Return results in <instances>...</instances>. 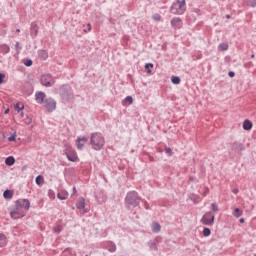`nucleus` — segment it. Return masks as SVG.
<instances>
[{
    "instance_id": "nucleus-19",
    "label": "nucleus",
    "mask_w": 256,
    "mask_h": 256,
    "mask_svg": "<svg viewBox=\"0 0 256 256\" xmlns=\"http://www.w3.org/2000/svg\"><path fill=\"white\" fill-rule=\"evenodd\" d=\"M38 57L43 61H46V59L49 57V53L47 50H38Z\"/></svg>"
},
{
    "instance_id": "nucleus-53",
    "label": "nucleus",
    "mask_w": 256,
    "mask_h": 256,
    "mask_svg": "<svg viewBox=\"0 0 256 256\" xmlns=\"http://www.w3.org/2000/svg\"><path fill=\"white\" fill-rule=\"evenodd\" d=\"M75 193H77V188L73 187V195H75Z\"/></svg>"
},
{
    "instance_id": "nucleus-3",
    "label": "nucleus",
    "mask_w": 256,
    "mask_h": 256,
    "mask_svg": "<svg viewBox=\"0 0 256 256\" xmlns=\"http://www.w3.org/2000/svg\"><path fill=\"white\" fill-rule=\"evenodd\" d=\"M90 145L94 151H101L105 147V137L101 132H94L91 134Z\"/></svg>"
},
{
    "instance_id": "nucleus-25",
    "label": "nucleus",
    "mask_w": 256,
    "mask_h": 256,
    "mask_svg": "<svg viewBox=\"0 0 256 256\" xmlns=\"http://www.w3.org/2000/svg\"><path fill=\"white\" fill-rule=\"evenodd\" d=\"M232 215L236 217V219H239V217L243 215V210H241L240 208H235Z\"/></svg>"
},
{
    "instance_id": "nucleus-11",
    "label": "nucleus",
    "mask_w": 256,
    "mask_h": 256,
    "mask_svg": "<svg viewBox=\"0 0 256 256\" xmlns=\"http://www.w3.org/2000/svg\"><path fill=\"white\" fill-rule=\"evenodd\" d=\"M15 207H24L26 211H29V208L31 207V202L29 201V199L16 200Z\"/></svg>"
},
{
    "instance_id": "nucleus-6",
    "label": "nucleus",
    "mask_w": 256,
    "mask_h": 256,
    "mask_svg": "<svg viewBox=\"0 0 256 256\" xmlns=\"http://www.w3.org/2000/svg\"><path fill=\"white\" fill-rule=\"evenodd\" d=\"M201 223L211 227L215 223V214L211 211L206 212L201 218Z\"/></svg>"
},
{
    "instance_id": "nucleus-49",
    "label": "nucleus",
    "mask_w": 256,
    "mask_h": 256,
    "mask_svg": "<svg viewBox=\"0 0 256 256\" xmlns=\"http://www.w3.org/2000/svg\"><path fill=\"white\" fill-rule=\"evenodd\" d=\"M148 157H149V161H150V162H153V161H155V158H154L153 156H151V155H148Z\"/></svg>"
},
{
    "instance_id": "nucleus-12",
    "label": "nucleus",
    "mask_w": 256,
    "mask_h": 256,
    "mask_svg": "<svg viewBox=\"0 0 256 256\" xmlns=\"http://www.w3.org/2000/svg\"><path fill=\"white\" fill-rule=\"evenodd\" d=\"M45 97H47V95H45V92H36L35 93V101L36 103H38V105H43L45 103Z\"/></svg>"
},
{
    "instance_id": "nucleus-50",
    "label": "nucleus",
    "mask_w": 256,
    "mask_h": 256,
    "mask_svg": "<svg viewBox=\"0 0 256 256\" xmlns=\"http://www.w3.org/2000/svg\"><path fill=\"white\" fill-rule=\"evenodd\" d=\"M203 58V54H198V55H196V59H202Z\"/></svg>"
},
{
    "instance_id": "nucleus-5",
    "label": "nucleus",
    "mask_w": 256,
    "mask_h": 256,
    "mask_svg": "<svg viewBox=\"0 0 256 256\" xmlns=\"http://www.w3.org/2000/svg\"><path fill=\"white\" fill-rule=\"evenodd\" d=\"M64 155H66L68 161L72 163H77L79 161V157L77 156V152L71 146H67L64 150Z\"/></svg>"
},
{
    "instance_id": "nucleus-1",
    "label": "nucleus",
    "mask_w": 256,
    "mask_h": 256,
    "mask_svg": "<svg viewBox=\"0 0 256 256\" xmlns=\"http://www.w3.org/2000/svg\"><path fill=\"white\" fill-rule=\"evenodd\" d=\"M59 95L62 103H71L75 101V94L73 88L69 84H63L59 88Z\"/></svg>"
},
{
    "instance_id": "nucleus-31",
    "label": "nucleus",
    "mask_w": 256,
    "mask_h": 256,
    "mask_svg": "<svg viewBox=\"0 0 256 256\" xmlns=\"http://www.w3.org/2000/svg\"><path fill=\"white\" fill-rule=\"evenodd\" d=\"M144 67L146 69V73H148V75H151V69H153V63H146Z\"/></svg>"
},
{
    "instance_id": "nucleus-62",
    "label": "nucleus",
    "mask_w": 256,
    "mask_h": 256,
    "mask_svg": "<svg viewBox=\"0 0 256 256\" xmlns=\"http://www.w3.org/2000/svg\"><path fill=\"white\" fill-rule=\"evenodd\" d=\"M254 256H256V254Z\"/></svg>"
},
{
    "instance_id": "nucleus-21",
    "label": "nucleus",
    "mask_w": 256,
    "mask_h": 256,
    "mask_svg": "<svg viewBox=\"0 0 256 256\" xmlns=\"http://www.w3.org/2000/svg\"><path fill=\"white\" fill-rule=\"evenodd\" d=\"M161 231V224L159 222L152 223V233H159Z\"/></svg>"
},
{
    "instance_id": "nucleus-22",
    "label": "nucleus",
    "mask_w": 256,
    "mask_h": 256,
    "mask_svg": "<svg viewBox=\"0 0 256 256\" xmlns=\"http://www.w3.org/2000/svg\"><path fill=\"white\" fill-rule=\"evenodd\" d=\"M122 105L124 107H127V105H133V97L132 96H127L123 101Z\"/></svg>"
},
{
    "instance_id": "nucleus-9",
    "label": "nucleus",
    "mask_w": 256,
    "mask_h": 256,
    "mask_svg": "<svg viewBox=\"0 0 256 256\" xmlns=\"http://www.w3.org/2000/svg\"><path fill=\"white\" fill-rule=\"evenodd\" d=\"M230 148L234 153H241V151H245V145L239 141L231 143Z\"/></svg>"
},
{
    "instance_id": "nucleus-59",
    "label": "nucleus",
    "mask_w": 256,
    "mask_h": 256,
    "mask_svg": "<svg viewBox=\"0 0 256 256\" xmlns=\"http://www.w3.org/2000/svg\"><path fill=\"white\" fill-rule=\"evenodd\" d=\"M21 117H25V114L23 112L20 113Z\"/></svg>"
},
{
    "instance_id": "nucleus-16",
    "label": "nucleus",
    "mask_w": 256,
    "mask_h": 256,
    "mask_svg": "<svg viewBox=\"0 0 256 256\" xmlns=\"http://www.w3.org/2000/svg\"><path fill=\"white\" fill-rule=\"evenodd\" d=\"M77 209H84L82 215H85V213H88V210L85 209V199L83 197H80L78 202L76 203Z\"/></svg>"
},
{
    "instance_id": "nucleus-35",
    "label": "nucleus",
    "mask_w": 256,
    "mask_h": 256,
    "mask_svg": "<svg viewBox=\"0 0 256 256\" xmlns=\"http://www.w3.org/2000/svg\"><path fill=\"white\" fill-rule=\"evenodd\" d=\"M211 235V229L209 228H204L203 229V236L204 237H209Z\"/></svg>"
},
{
    "instance_id": "nucleus-42",
    "label": "nucleus",
    "mask_w": 256,
    "mask_h": 256,
    "mask_svg": "<svg viewBox=\"0 0 256 256\" xmlns=\"http://www.w3.org/2000/svg\"><path fill=\"white\" fill-rule=\"evenodd\" d=\"M48 195L50 199H55V192H53L52 190H49Z\"/></svg>"
},
{
    "instance_id": "nucleus-29",
    "label": "nucleus",
    "mask_w": 256,
    "mask_h": 256,
    "mask_svg": "<svg viewBox=\"0 0 256 256\" xmlns=\"http://www.w3.org/2000/svg\"><path fill=\"white\" fill-rule=\"evenodd\" d=\"M45 182V179L43 178V176L38 175L35 179V183L36 185H43V183Z\"/></svg>"
},
{
    "instance_id": "nucleus-55",
    "label": "nucleus",
    "mask_w": 256,
    "mask_h": 256,
    "mask_svg": "<svg viewBox=\"0 0 256 256\" xmlns=\"http://www.w3.org/2000/svg\"><path fill=\"white\" fill-rule=\"evenodd\" d=\"M8 113H9V109H6V110L4 111V114H5V115H8Z\"/></svg>"
},
{
    "instance_id": "nucleus-37",
    "label": "nucleus",
    "mask_w": 256,
    "mask_h": 256,
    "mask_svg": "<svg viewBox=\"0 0 256 256\" xmlns=\"http://www.w3.org/2000/svg\"><path fill=\"white\" fill-rule=\"evenodd\" d=\"M211 209H212L213 213L219 212V207L217 206L216 203L211 204Z\"/></svg>"
},
{
    "instance_id": "nucleus-8",
    "label": "nucleus",
    "mask_w": 256,
    "mask_h": 256,
    "mask_svg": "<svg viewBox=\"0 0 256 256\" xmlns=\"http://www.w3.org/2000/svg\"><path fill=\"white\" fill-rule=\"evenodd\" d=\"M43 105L49 112L55 111V109H57V102L53 98H46Z\"/></svg>"
},
{
    "instance_id": "nucleus-44",
    "label": "nucleus",
    "mask_w": 256,
    "mask_h": 256,
    "mask_svg": "<svg viewBox=\"0 0 256 256\" xmlns=\"http://www.w3.org/2000/svg\"><path fill=\"white\" fill-rule=\"evenodd\" d=\"M244 67L246 69H249V68L253 67V62H248V63L244 64Z\"/></svg>"
},
{
    "instance_id": "nucleus-28",
    "label": "nucleus",
    "mask_w": 256,
    "mask_h": 256,
    "mask_svg": "<svg viewBox=\"0 0 256 256\" xmlns=\"http://www.w3.org/2000/svg\"><path fill=\"white\" fill-rule=\"evenodd\" d=\"M148 247L151 249V251H159L157 244L151 240L148 242Z\"/></svg>"
},
{
    "instance_id": "nucleus-20",
    "label": "nucleus",
    "mask_w": 256,
    "mask_h": 256,
    "mask_svg": "<svg viewBox=\"0 0 256 256\" xmlns=\"http://www.w3.org/2000/svg\"><path fill=\"white\" fill-rule=\"evenodd\" d=\"M5 164L8 166V167H13V165H15V157L13 156H9L5 159Z\"/></svg>"
},
{
    "instance_id": "nucleus-17",
    "label": "nucleus",
    "mask_w": 256,
    "mask_h": 256,
    "mask_svg": "<svg viewBox=\"0 0 256 256\" xmlns=\"http://www.w3.org/2000/svg\"><path fill=\"white\" fill-rule=\"evenodd\" d=\"M106 248L109 253H115L117 251V245L113 241H108Z\"/></svg>"
},
{
    "instance_id": "nucleus-61",
    "label": "nucleus",
    "mask_w": 256,
    "mask_h": 256,
    "mask_svg": "<svg viewBox=\"0 0 256 256\" xmlns=\"http://www.w3.org/2000/svg\"><path fill=\"white\" fill-rule=\"evenodd\" d=\"M156 241H157V243H159V241H160L159 238H156Z\"/></svg>"
},
{
    "instance_id": "nucleus-2",
    "label": "nucleus",
    "mask_w": 256,
    "mask_h": 256,
    "mask_svg": "<svg viewBox=\"0 0 256 256\" xmlns=\"http://www.w3.org/2000/svg\"><path fill=\"white\" fill-rule=\"evenodd\" d=\"M139 205H141V198L139 197V193H137L135 190L129 191L125 197L126 209H131V207H139Z\"/></svg>"
},
{
    "instance_id": "nucleus-58",
    "label": "nucleus",
    "mask_w": 256,
    "mask_h": 256,
    "mask_svg": "<svg viewBox=\"0 0 256 256\" xmlns=\"http://www.w3.org/2000/svg\"><path fill=\"white\" fill-rule=\"evenodd\" d=\"M16 33H21V29H16Z\"/></svg>"
},
{
    "instance_id": "nucleus-51",
    "label": "nucleus",
    "mask_w": 256,
    "mask_h": 256,
    "mask_svg": "<svg viewBox=\"0 0 256 256\" xmlns=\"http://www.w3.org/2000/svg\"><path fill=\"white\" fill-rule=\"evenodd\" d=\"M195 179H196V178H195L194 176H190V177H189V181H191L192 183L195 181Z\"/></svg>"
},
{
    "instance_id": "nucleus-4",
    "label": "nucleus",
    "mask_w": 256,
    "mask_h": 256,
    "mask_svg": "<svg viewBox=\"0 0 256 256\" xmlns=\"http://www.w3.org/2000/svg\"><path fill=\"white\" fill-rule=\"evenodd\" d=\"M185 0H177L170 7V13L173 15H183L185 13Z\"/></svg>"
},
{
    "instance_id": "nucleus-54",
    "label": "nucleus",
    "mask_w": 256,
    "mask_h": 256,
    "mask_svg": "<svg viewBox=\"0 0 256 256\" xmlns=\"http://www.w3.org/2000/svg\"><path fill=\"white\" fill-rule=\"evenodd\" d=\"M145 208L149 209V203L145 202Z\"/></svg>"
},
{
    "instance_id": "nucleus-46",
    "label": "nucleus",
    "mask_w": 256,
    "mask_h": 256,
    "mask_svg": "<svg viewBox=\"0 0 256 256\" xmlns=\"http://www.w3.org/2000/svg\"><path fill=\"white\" fill-rule=\"evenodd\" d=\"M4 47H6L5 53H9L11 51V48L9 47V45H4Z\"/></svg>"
},
{
    "instance_id": "nucleus-24",
    "label": "nucleus",
    "mask_w": 256,
    "mask_h": 256,
    "mask_svg": "<svg viewBox=\"0 0 256 256\" xmlns=\"http://www.w3.org/2000/svg\"><path fill=\"white\" fill-rule=\"evenodd\" d=\"M13 195H14L13 190L7 189L3 192L4 199H11Z\"/></svg>"
},
{
    "instance_id": "nucleus-27",
    "label": "nucleus",
    "mask_w": 256,
    "mask_h": 256,
    "mask_svg": "<svg viewBox=\"0 0 256 256\" xmlns=\"http://www.w3.org/2000/svg\"><path fill=\"white\" fill-rule=\"evenodd\" d=\"M14 109L17 111V113H21V111L25 109V105L22 104L21 106V103L18 102L14 105Z\"/></svg>"
},
{
    "instance_id": "nucleus-10",
    "label": "nucleus",
    "mask_w": 256,
    "mask_h": 256,
    "mask_svg": "<svg viewBox=\"0 0 256 256\" xmlns=\"http://www.w3.org/2000/svg\"><path fill=\"white\" fill-rule=\"evenodd\" d=\"M25 212L21 211L19 207L15 206L13 210L10 211V217L12 219H23Z\"/></svg>"
},
{
    "instance_id": "nucleus-18",
    "label": "nucleus",
    "mask_w": 256,
    "mask_h": 256,
    "mask_svg": "<svg viewBox=\"0 0 256 256\" xmlns=\"http://www.w3.org/2000/svg\"><path fill=\"white\" fill-rule=\"evenodd\" d=\"M253 129V122L250 120H244L243 122V130L244 131H251Z\"/></svg>"
},
{
    "instance_id": "nucleus-57",
    "label": "nucleus",
    "mask_w": 256,
    "mask_h": 256,
    "mask_svg": "<svg viewBox=\"0 0 256 256\" xmlns=\"http://www.w3.org/2000/svg\"><path fill=\"white\" fill-rule=\"evenodd\" d=\"M88 31H91V24H88Z\"/></svg>"
},
{
    "instance_id": "nucleus-38",
    "label": "nucleus",
    "mask_w": 256,
    "mask_h": 256,
    "mask_svg": "<svg viewBox=\"0 0 256 256\" xmlns=\"http://www.w3.org/2000/svg\"><path fill=\"white\" fill-rule=\"evenodd\" d=\"M24 123L26 125H31V123H33V119H31V117L26 116V118L24 119Z\"/></svg>"
},
{
    "instance_id": "nucleus-26",
    "label": "nucleus",
    "mask_w": 256,
    "mask_h": 256,
    "mask_svg": "<svg viewBox=\"0 0 256 256\" xmlns=\"http://www.w3.org/2000/svg\"><path fill=\"white\" fill-rule=\"evenodd\" d=\"M58 199H60V201H65V199H67V197H69V193L67 192H59L57 194Z\"/></svg>"
},
{
    "instance_id": "nucleus-60",
    "label": "nucleus",
    "mask_w": 256,
    "mask_h": 256,
    "mask_svg": "<svg viewBox=\"0 0 256 256\" xmlns=\"http://www.w3.org/2000/svg\"><path fill=\"white\" fill-rule=\"evenodd\" d=\"M251 59H255V54H252V55H251Z\"/></svg>"
},
{
    "instance_id": "nucleus-40",
    "label": "nucleus",
    "mask_w": 256,
    "mask_h": 256,
    "mask_svg": "<svg viewBox=\"0 0 256 256\" xmlns=\"http://www.w3.org/2000/svg\"><path fill=\"white\" fill-rule=\"evenodd\" d=\"M165 152L167 153V155H169V157L173 155V150L170 147H166Z\"/></svg>"
},
{
    "instance_id": "nucleus-32",
    "label": "nucleus",
    "mask_w": 256,
    "mask_h": 256,
    "mask_svg": "<svg viewBox=\"0 0 256 256\" xmlns=\"http://www.w3.org/2000/svg\"><path fill=\"white\" fill-rule=\"evenodd\" d=\"M218 49H220V51H227V49H229V44L221 43L219 44Z\"/></svg>"
},
{
    "instance_id": "nucleus-14",
    "label": "nucleus",
    "mask_w": 256,
    "mask_h": 256,
    "mask_svg": "<svg viewBox=\"0 0 256 256\" xmlns=\"http://www.w3.org/2000/svg\"><path fill=\"white\" fill-rule=\"evenodd\" d=\"M30 33L32 37H37L39 35V25L37 22H32L30 25Z\"/></svg>"
},
{
    "instance_id": "nucleus-48",
    "label": "nucleus",
    "mask_w": 256,
    "mask_h": 256,
    "mask_svg": "<svg viewBox=\"0 0 256 256\" xmlns=\"http://www.w3.org/2000/svg\"><path fill=\"white\" fill-rule=\"evenodd\" d=\"M228 76H229V77H235V72L230 71V72L228 73Z\"/></svg>"
},
{
    "instance_id": "nucleus-7",
    "label": "nucleus",
    "mask_w": 256,
    "mask_h": 256,
    "mask_svg": "<svg viewBox=\"0 0 256 256\" xmlns=\"http://www.w3.org/2000/svg\"><path fill=\"white\" fill-rule=\"evenodd\" d=\"M40 83L43 87H53V85H55V80H53V75L44 74L40 78Z\"/></svg>"
},
{
    "instance_id": "nucleus-34",
    "label": "nucleus",
    "mask_w": 256,
    "mask_h": 256,
    "mask_svg": "<svg viewBox=\"0 0 256 256\" xmlns=\"http://www.w3.org/2000/svg\"><path fill=\"white\" fill-rule=\"evenodd\" d=\"M23 63L26 67H31L33 65V60L31 59H26V60H23Z\"/></svg>"
},
{
    "instance_id": "nucleus-15",
    "label": "nucleus",
    "mask_w": 256,
    "mask_h": 256,
    "mask_svg": "<svg viewBox=\"0 0 256 256\" xmlns=\"http://www.w3.org/2000/svg\"><path fill=\"white\" fill-rule=\"evenodd\" d=\"M171 26L174 27V29H181V27H183V20H181V18H173L171 20Z\"/></svg>"
},
{
    "instance_id": "nucleus-41",
    "label": "nucleus",
    "mask_w": 256,
    "mask_h": 256,
    "mask_svg": "<svg viewBox=\"0 0 256 256\" xmlns=\"http://www.w3.org/2000/svg\"><path fill=\"white\" fill-rule=\"evenodd\" d=\"M4 82H5V74L0 73V85L3 84Z\"/></svg>"
},
{
    "instance_id": "nucleus-33",
    "label": "nucleus",
    "mask_w": 256,
    "mask_h": 256,
    "mask_svg": "<svg viewBox=\"0 0 256 256\" xmlns=\"http://www.w3.org/2000/svg\"><path fill=\"white\" fill-rule=\"evenodd\" d=\"M62 231H63V226L62 225H58V226L53 228V232L56 233V235H59V233H61Z\"/></svg>"
},
{
    "instance_id": "nucleus-39",
    "label": "nucleus",
    "mask_w": 256,
    "mask_h": 256,
    "mask_svg": "<svg viewBox=\"0 0 256 256\" xmlns=\"http://www.w3.org/2000/svg\"><path fill=\"white\" fill-rule=\"evenodd\" d=\"M152 19H153L154 21H161V14H158V13L154 14V15L152 16Z\"/></svg>"
},
{
    "instance_id": "nucleus-23",
    "label": "nucleus",
    "mask_w": 256,
    "mask_h": 256,
    "mask_svg": "<svg viewBox=\"0 0 256 256\" xmlns=\"http://www.w3.org/2000/svg\"><path fill=\"white\" fill-rule=\"evenodd\" d=\"M5 245H7V236L0 233V247H5Z\"/></svg>"
},
{
    "instance_id": "nucleus-36",
    "label": "nucleus",
    "mask_w": 256,
    "mask_h": 256,
    "mask_svg": "<svg viewBox=\"0 0 256 256\" xmlns=\"http://www.w3.org/2000/svg\"><path fill=\"white\" fill-rule=\"evenodd\" d=\"M15 49L17 51V54L19 55V53H21V49H23V47L21 46V44L19 42H16Z\"/></svg>"
},
{
    "instance_id": "nucleus-13",
    "label": "nucleus",
    "mask_w": 256,
    "mask_h": 256,
    "mask_svg": "<svg viewBox=\"0 0 256 256\" xmlns=\"http://www.w3.org/2000/svg\"><path fill=\"white\" fill-rule=\"evenodd\" d=\"M87 141H89V138H87V136L78 137L76 140L77 149H79V150L83 149L85 147V143H87Z\"/></svg>"
},
{
    "instance_id": "nucleus-30",
    "label": "nucleus",
    "mask_w": 256,
    "mask_h": 256,
    "mask_svg": "<svg viewBox=\"0 0 256 256\" xmlns=\"http://www.w3.org/2000/svg\"><path fill=\"white\" fill-rule=\"evenodd\" d=\"M171 82L173 83V85H179V83H181V78H179V76H172Z\"/></svg>"
},
{
    "instance_id": "nucleus-47",
    "label": "nucleus",
    "mask_w": 256,
    "mask_h": 256,
    "mask_svg": "<svg viewBox=\"0 0 256 256\" xmlns=\"http://www.w3.org/2000/svg\"><path fill=\"white\" fill-rule=\"evenodd\" d=\"M232 193H234V195H237V193H239V189H238V188H234V189L232 190Z\"/></svg>"
},
{
    "instance_id": "nucleus-52",
    "label": "nucleus",
    "mask_w": 256,
    "mask_h": 256,
    "mask_svg": "<svg viewBox=\"0 0 256 256\" xmlns=\"http://www.w3.org/2000/svg\"><path fill=\"white\" fill-rule=\"evenodd\" d=\"M239 223H245V219L244 218H240L239 219Z\"/></svg>"
},
{
    "instance_id": "nucleus-45",
    "label": "nucleus",
    "mask_w": 256,
    "mask_h": 256,
    "mask_svg": "<svg viewBox=\"0 0 256 256\" xmlns=\"http://www.w3.org/2000/svg\"><path fill=\"white\" fill-rule=\"evenodd\" d=\"M251 7H256V0H249Z\"/></svg>"
},
{
    "instance_id": "nucleus-56",
    "label": "nucleus",
    "mask_w": 256,
    "mask_h": 256,
    "mask_svg": "<svg viewBox=\"0 0 256 256\" xmlns=\"http://www.w3.org/2000/svg\"><path fill=\"white\" fill-rule=\"evenodd\" d=\"M226 19H231V15L227 14Z\"/></svg>"
},
{
    "instance_id": "nucleus-43",
    "label": "nucleus",
    "mask_w": 256,
    "mask_h": 256,
    "mask_svg": "<svg viewBox=\"0 0 256 256\" xmlns=\"http://www.w3.org/2000/svg\"><path fill=\"white\" fill-rule=\"evenodd\" d=\"M16 137H17L16 134H12V135L8 138V141L13 142V141H15Z\"/></svg>"
}]
</instances>
